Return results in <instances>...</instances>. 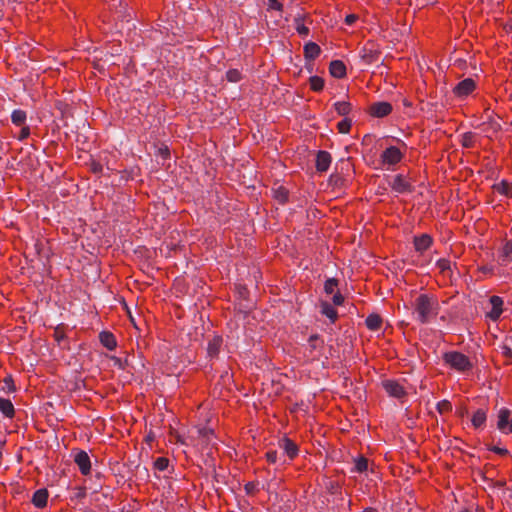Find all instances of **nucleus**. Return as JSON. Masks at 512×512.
Instances as JSON below:
<instances>
[{
  "label": "nucleus",
  "mask_w": 512,
  "mask_h": 512,
  "mask_svg": "<svg viewBox=\"0 0 512 512\" xmlns=\"http://www.w3.org/2000/svg\"><path fill=\"white\" fill-rule=\"evenodd\" d=\"M413 307L417 315V320L422 324L430 322V320L438 314V301L427 294L417 296L414 300Z\"/></svg>",
  "instance_id": "obj_1"
},
{
  "label": "nucleus",
  "mask_w": 512,
  "mask_h": 512,
  "mask_svg": "<svg viewBox=\"0 0 512 512\" xmlns=\"http://www.w3.org/2000/svg\"><path fill=\"white\" fill-rule=\"evenodd\" d=\"M443 360L445 364L458 372H466L471 370L473 367L470 359L466 355L457 351L446 352L443 355Z\"/></svg>",
  "instance_id": "obj_2"
},
{
  "label": "nucleus",
  "mask_w": 512,
  "mask_h": 512,
  "mask_svg": "<svg viewBox=\"0 0 512 512\" xmlns=\"http://www.w3.org/2000/svg\"><path fill=\"white\" fill-rule=\"evenodd\" d=\"M403 156L404 153L400 150V148L396 146H390L382 152L380 161L383 167L390 169L391 167L398 164L402 160Z\"/></svg>",
  "instance_id": "obj_3"
},
{
  "label": "nucleus",
  "mask_w": 512,
  "mask_h": 512,
  "mask_svg": "<svg viewBox=\"0 0 512 512\" xmlns=\"http://www.w3.org/2000/svg\"><path fill=\"white\" fill-rule=\"evenodd\" d=\"M497 428L504 434L512 433V411L507 408L499 410Z\"/></svg>",
  "instance_id": "obj_4"
},
{
  "label": "nucleus",
  "mask_w": 512,
  "mask_h": 512,
  "mask_svg": "<svg viewBox=\"0 0 512 512\" xmlns=\"http://www.w3.org/2000/svg\"><path fill=\"white\" fill-rule=\"evenodd\" d=\"M476 88V83L472 78H466L460 81L454 88L453 94L458 98H465Z\"/></svg>",
  "instance_id": "obj_5"
},
{
  "label": "nucleus",
  "mask_w": 512,
  "mask_h": 512,
  "mask_svg": "<svg viewBox=\"0 0 512 512\" xmlns=\"http://www.w3.org/2000/svg\"><path fill=\"white\" fill-rule=\"evenodd\" d=\"M382 385L387 394L391 397L401 399L406 395L404 387L397 381L385 380L382 382Z\"/></svg>",
  "instance_id": "obj_6"
},
{
  "label": "nucleus",
  "mask_w": 512,
  "mask_h": 512,
  "mask_svg": "<svg viewBox=\"0 0 512 512\" xmlns=\"http://www.w3.org/2000/svg\"><path fill=\"white\" fill-rule=\"evenodd\" d=\"M360 56L366 64H371L379 59V51L374 43H367L361 49Z\"/></svg>",
  "instance_id": "obj_7"
},
{
  "label": "nucleus",
  "mask_w": 512,
  "mask_h": 512,
  "mask_svg": "<svg viewBox=\"0 0 512 512\" xmlns=\"http://www.w3.org/2000/svg\"><path fill=\"white\" fill-rule=\"evenodd\" d=\"M74 461L83 475H88L91 470L90 457L87 452L79 450L74 455Z\"/></svg>",
  "instance_id": "obj_8"
},
{
  "label": "nucleus",
  "mask_w": 512,
  "mask_h": 512,
  "mask_svg": "<svg viewBox=\"0 0 512 512\" xmlns=\"http://www.w3.org/2000/svg\"><path fill=\"white\" fill-rule=\"evenodd\" d=\"M369 110L375 117H384L392 111V106L388 102H377L372 104Z\"/></svg>",
  "instance_id": "obj_9"
},
{
  "label": "nucleus",
  "mask_w": 512,
  "mask_h": 512,
  "mask_svg": "<svg viewBox=\"0 0 512 512\" xmlns=\"http://www.w3.org/2000/svg\"><path fill=\"white\" fill-rule=\"evenodd\" d=\"M391 185L392 189L397 193H405L411 191V184L402 175H396Z\"/></svg>",
  "instance_id": "obj_10"
},
{
  "label": "nucleus",
  "mask_w": 512,
  "mask_h": 512,
  "mask_svg": "<svg viewBox=\"0 0 512 512\" xmlns=\"http://www.w3.org/2000/svg\"><path fill=\"white\" fill-rule=\"evenodd\" d=\"M331 164V155L326 151H319L316 157V168L319 172L328 170Z\"/></svg>",
  "instance_id": "obj_11"
},
{
  "label": "nucleus",
  "mask_w": 512,
  "mask_h": 512,
  "mask_svg": "<svg viewBox=\"0 0 512 512\" xmlns=\"http://www.w3.org/2000/svg\"><path fill=\"white\" fill-rule=\"evenodd\" d=\"M432 238L428 234H422L421 236L414 238V247L417 252L423 253L432 245Z\"/></svg>",
  "instance_id": "obj_12"
},
{
  "label": "nucleus",
  "mask_w": 512,
  "mask_h": 512,
  "mask_svg": "<svg viewBox=\"0 0 512 512\" xmlns=\"http://www.w3.org/2000/svg\"><path fill=\"white\" fill-rule=\"evenodd\" d=\"M490 304L492 305V309L488 313V316L492 320H497L502 313L503 300L499 296H492L490 298Z\"/></svg>",
  "instance_id": "obj_13"
},
{
  "label": "nucleus",
  "mask_w": 512,
  "mask_h": 512,
  "mask_svg": "<svg viewBox=\"0 0 512 512\" xmlns=\"http://www.w3.org/2000/svg\"><path fill=\"white\" fill-rule=\"evenodd\" d=\"M279 446L284 450V452L287 454V456L290 459H293L298 454V447L297 445L288 438H283L279 441Z\"/></svg>",
  "instance_id": "obj_14"
},
{
  "label": "nucleus",
  "mask_w": 512,
  "mask_h": 512,
  "mask_svg": "<svg viewBox=\"0 0 512 512\" xmlns=\"http://www.w3.org/2000/svg\"><path fill=\"white\" fill-rule=\"evenodd\" d=\"M222 338L220 336H214L208 342L207 353L210 358H216L220 352L222 346Z\"/></svg>",
  "instance_id": "obj_15"
},
{
  "label": "nucleus",
  "mask_w": 512,
  "mask_h": 512,
  "mask_svg": "<svg viewBox=\"0 0 512 512\" xmlns=\"http://www.w3.org/2000/svg\"><path fill=\"white\" fill-rule=\"evenodd\" d=\"M499 261L504 265L512 262V240L506 241V243L501 248Z\"/></svg>",
  "instance_id": "obj_16"
},
{
  "label": "nucleus",
  "mask_w": 512,
  "mask_h": 512,
  "mask_svg": "<svg viewBox=\"0 0 512 512\" xmlns=\"http://www.w3.org/2000/svg\"><path fill=\"white\" fill-rule=\"evenodd\" d=\"M330 73L335 78H342L346 75V66L340 60H334L329 66Z\"/></svg>",
  "instance_id": "obj_17"
},
{
  "label": "nucleus",
  "mask_w": 512,
  "mask_h": 512,
  "mask_svg": "<svg viewBox=\"0 0 512 512\" xmlns=\"http://www.w3.org/2000/svg\"><path fill=\"white\" fill-rule=\"evenodd\" d=\"M48 492L46 489L37 490L32 498V503L38 507L43 508L47 505Z\"/></svg>",
  "instance_id": "obj_18"
},
{
  "label": "nucleus",
  "mask_w": 512,
  "mask_h": 512,
  "mask_svg": "<svg viewBox=\"0 0 512 512\" xmlns=\"http://www.w3.org/2000/svg\"><path fill=\"white\" fill-rule=\"evenodd\" d=\"M321 49L318 44L309 42L304 46V56L308 60H314L319 56Z\"/></svg>",
  "instance_id": "obj_19"
},
{
  "label": "nucleus",
  "mask_w": 512,
  "mask_h": 512,
  "mask_svg": "<svg viewBox=\"0 0 512 512\" xmlns=\"http://www.w3.org/2000/svg\"><path fill=\"white\" fill-rule=\"evenodd\" d=\"M0 411L8 418H13L15 415L14 406L9 399L0 398Z\"/></svg>",
  "instance_id": "obj_20"
},
{
  "label": "nucleus",
  "mask_w": 512,
  "mask_h": 512,
  "mask_svg": "<svg viewBox=\"0 0 512 512\" xmlns=\"http://www.w3.org/2000/svg\"><path fill=\"white\" fill-rule=\"evenodd\" d=\"M100 342L109 350H113L116 347V340L113 334L109 332L100 333Z\"/></svg>",
  "instance_id": "obj_21"
},
{
  "label": "nucleus",
  "mask_w": 512,
  "mask_h": 512,
  "mask_svg": "<svg viewBox=\"0 0 512 512\" xmlns=\"http://www.w3.org/2000/svg\"><path fill=\"white\" fill-rule=\"evenodd\" d=\"M365 322L368 329L377 331L381 328L382 318L378 314H370Z\"/></svg>",
  "instance_id": "obj_22"
},
{
  "label": "nucleus",
  "mask_w": 512,
  "mask_h": 512,
  "mask_svg": "<svg viewBox=\"0 0 512 512\" xmlns=\"http://www.w3.org/2000/svg\"><path fill=\"white\" fill-rule=\"evenodd\" d=\"M26 118V112L20 109L14 110L11 115L12 123L17 126H23L26 122Z\"/></svg>",
  "instance_id": "obj_23"
},
{
  "label": "nucleus",
  "mask_w": 512,
  "mask_h": 512,
  "mask_svg": "<svg viewBox=\"0 0 512 512\" xmlns=\"http://www.w3.org/2000/svg\"><path fill=\"white\" fill-rule=\"evenodd\" d=\"M472 424L475 428H479L484 425L486 421V412L482 409H478L472 416Z\"/></svg>",
  "instance_id": "obj_24"
},
{
  "label": "nucleus",
  "mask_w": 512,
  "mask_h": 512,
  "mask_svg": "<svg viewBox=\"0 0 512 512\" xmlns=\"http://www.w3.org/2000/svg\"><path fill=\"white\" fill-rule=\"evenodd\" d=\"M321 312L331 321H335L337 318V311L329 303L325 302L321 306Z\"/></svg>",
  "instance_id": "obj_25"
},
{
  "label": "nucleus",
  "mask_w": 512,
  "mask_h": 512,
  "mask_svg": "<svg viewBox=\"0 0 512 512\" xmlns=\"http://www.w3.org/2000/svg\"><path fill=\"white\" fill-rule=\"evenodd\" d=\"M494 189L496 192L506 196L512 193V185L506 181L494 185Z\"/></svg>",
  "instance_id": "obj_26"
},
{
  "label": "nucleus",
  "mask_w": 512,
  "mask_h": 512,
  "mask_svg": "<svg viewBox=\"0 0 512 512\" xmlns=\"http://www.w3.org/2000/svg\"><path fill=\"white\" fill-rule=\"evenodd\" d=\"M295 29L301 36H307L309 34V28L304 25L303 18L298 16L295 18Z\"/></svg>",
  "instance_id": "obj_27"
},
{
  "label": "nucleus",
  "mask_w": 512,
  "mask_h": 512,
  "mask_svg": "<svg viewBox=\"0 0 512 512\" xmlns=\"http://www.w3.org/2000/svg\"><path fill=\"white\" fill-rule=\"evenodd\" d=\"M335 110L337 111V113L341 116H345L347 114H349V112L351 111V104L349 102H345V101H342V102H337L335 103Z\"/></svg>",
  "instance_id": "obj_28"
},
{
  "label": "nucleus",
  "mask_w": 512,
  "mask_h": 512,
  "mask_svg": "<svg viewBox=\"0 0 512 512\" xmlns=\"http://www.w3.org/2000/svg\"><path fill=\"white\" fill-rule=\"evenodd\" d=\"M310 87L313 91L319 92L324 87V80L318 76H312L309 79Z\"/></svg>",
  "instance_id": "obj_29"
},
{
  "label": "nucleus",
  "mask_w": 512,
  "mask_h": 512,
  "mask_svg": "<svg viewBox=\"0 0 512 512\" xmlns=\"http://www.w3.org/2000/svg\"><path fill=\"white\" fill-rule=\"evenodd\" d=\"M274 197L280 202L285 203L288 199V191L286 188L280 186L274 190Z\"/></svg>",
  "instance_id": "obj_30"
},
{
  "label": "nucleus",
  "mask_w": 512,
  "mask_h": 512,
  "mask_svg": "<svg viewBox=\"0 0 512 512\" xmlns=\"http://www.w3.org/2000/svg\"><path fill=\"white\" fill-rule=\"evenodd\" d=\"M368 469V460L361 456L355 459V470L359 473L365 472Z\"/></svg>",
  "instance_id": "obj_31"
},
{
  "label": "nucleus",
  "mask_w": 512,
  "mask_h": 512,
  "mask_svg": "<svg viewBox=\"0 0 512 512\" xmlns=\"http://www.w3.org/2000/svg\"><path fill=\"white\" fill-rule=\"evenodd\" d=\"M337 128L340 133H343V134L349 133V131L351 129V120L348 118L341 120L337 124Z\"/></svg>",
  "instance_id": "obj_32"
},
{
  "label": "nucleus",
  "mask_w": 512,
  "mask_h": 512,
  "mask_svg": "<svg viewBox=\"0 0 512 512\" xmlns=\"http://www.w3.org/2000/svg\"><path fill=\"white\" fill-rule=\"evenodd\" d=\"M475 135L471 132H467L462 136V145L466 148H471L474 145Z\"/></svg>",
  "instance_id": "obj_33"
},
{
  "label": "nucleus",
  "mask_w": 512,
  "mask_h": 512,
  "mask_svg": "<svg viewBox=\"0 0 512 512\" xmlns=\"http://www.w3.org/2000/svg\"><path fill=\"white\" fill-rule=\"evenodd\" d=\"M227 80L229 82H238L241 79V73L237 69H230L226 73Z\"/></svg>",
  "instance_id": "obj_34"
},
{
  "label": "nucleus",
  "mask_w": 512,
  "mask_h": 512,
  "mask_svg": "<svg viewBox=\"0 0 512 512\" xmlns=\"http://www.w3.org/2000/svg\"><path fill=\"white\" fill-rule=\"evenodd\" d=\"M338 285V282L336 279H328L326 282H325V285H324V290L327 294H333L336 287Z\"/></svg>",
  "instance_id": "obj_35"
},
{
  "label": "nucleus",
  "mask_w": 512,
  "mask_h": 512,
  "mask_svg": "<svg viewBox=\"0 0 512 512\" xmlns=\"http://www.w3.org/2000/svg\"><path fill=\"white\" fill-rule=\"evenodd\" d=\"M437 410L439 413L443 414V413L451 411L452 405L449 401L443 400L437 404Z\"/></svg>",
  "instance_id": "obj_36"
},
{
  "label": "nucleus",
  "mask_w": 512,
  "mask_h": 512,
  "mask_svg": "<svg viewBox=\"0 0 512 512\" xmlns=\"http://www.w3.org/2000/svg\"><path fill=\"white\" fill-rule=\"evenodd\" d=\"M168 464L169 460L163 457L158 458L154 463L156 469H158L159 471H164L168 467Z\"/></svg>",
  "instance_id": "obj_37"
},
{
  "label": "nucleus",
  "mask_w": 512,
  "mask_h": 512,
  "mask_svg": "<svg viewBox=\"0 0 512 512\" xmlns=\"http://www.w3.org/2000/svg\"><path fill=\"white\" fill-rule=\"evenodd\" d=\"M501 353L506 359L512 361V349L508 344L501 346Z\"/></svg>",
  "instance_id": "obj_38"
},
{
  "label": "nucleus",
  "mask_w": 512,
  "mask_h": 512,
  "mask_svg": "<svg viewBox=\"0 0 512 512\" xmlns=\"http://www.w3.org/2000/svg\"><path fill=\"white\" fill-rule=\"evenodd\" d=\"M29 135H30V128L28 126L23 125L21 128L20 134L18 136V139L20 141H23V140L27 139L29 137Z\"/></svg>",
  "instance_id": "obj_39"
},
{
  "label": "nucleus",
  "mask_w": 512,
  "mask_h": 512,
  "mask_svg": "<svg viewBox=\"0 0 512 512\" xmlns=\"http://www.w3.org/2000/svg\"><path fill=\"white\" fill-rule=\"evenodd\" d=\"M437 266L439 267V269L444 272L446 270H449L450 269V261L446 260V259H440L438 262H437Z\"/></svg>",
  "instance_id": "obj_40"
},
{
  "label": "nucleus",
  "mask_w": 512,
  "mask_h": 512,
  "mask_svg": "<svg viewBox=\"0 0 512 512\" xmlns=\"http://www.w3.org/2000/svg\"><path fill=\"white\" fill-rule=\"evenodd\" d=\"M266 459L269 463H276L277 461V451L270 450L266 453Z\"/></svg>",
  "instance_id": "obj_41"
},
{
  "label": "nucleus",
  "mask_w": 512,
  "mask_h": 512,
  "mask_svg": "<svg viewBox=\"0 0 512 512\" xmlns=\"http://www.w3.org/2000/svg\"><path fill=\"white\" fill-rule=\"evenodd\" d=\"M245 490L248 494H254L257 489V484L254 482H249L245 485Z\"/></svg>",
  "instance_id": "obj_42"
},
{
  "label": "nucleus",
  "mask_w": 512,
  "mask_h": 512,
  "mask_svg": "<svg viewBox=\"0 0 512 512\" xmlns=\"http://www.w3.org/2000/svg\"><path fill=\"white\" fill-rule=\"evenodd\" d=\"M86 496V491L82 487L75 488L74 497L77 499H82Z\"/></svg>",
  "instance_id": "obj_43"
},
{
  "label": "nucleus",
  "mask_w": 512,
  "mask_h": 512,
  "mask_svg": "<svg viewBox=\"0 0 512 512\" xmlns=\"http://www.w3.org/2000/svg\"><path fill=\"white\" fill-rule=\"evenodd\" d=\"M103 170V167L100 163H97V162H93L91 164V171L95 174H98V173H101Z\"/></svg>",
  "instance_id": "obj_44"
},
{
  "label": "nucleus",
  "mask_w": 512,
  "mask_h": 512,
  "mask_svg": "<svg viewBox=\"0 0 512 512\" xmlns=\"http://www.w3.org/2000/svg\"><path fill=\"white\" fill-rule=\"evenodd\" d=\"M319 337L317 335H312L309 338V345L312 349H315L317 347V344L319 343Z\"/></svg>",
  "instance_id": "obj_45"
},
{
  "label": "nucleus",
  "mask_w": 512,
  "mask_h": 512,
  "mask_svg": "<svg viewBox=\"0 0 512 512\" xmlns=\"http://www.w3.org/2000/svg\"><path fill=\"white\" fill-rule=\"evenodd\" d=\"M490 450L495 452V453H497V454H499V455H503V456L504 455H508V453H509L507 449L500 448V447H497V446H493Z\"/></svg>",
  "instance_id": "obj_46"
},
{
  "label": "nucleus",
  "mask_w": 512,
  "mask_h": 512,
  "mask_svg": "<svg viewBox=\"0 0 512 512\" xmlns=\"http://www.w3.org/2000/svg\"><path fill=\"white\" fill-rule=\"evenodd\" d=\"M357 19H358V16H357V15H355V14H349V15H347V16H346V18H345V23H346L347 25H352V24H354V23H355V21H356Z\"/></svg>",
  "instance_id": "obj_47"
},
{
  "label": "nucleus",
  "mask_w": 512,
  "mask_h": 512,
  "mask_svg": "<svg viewBox=\"0 0 512 512\" xmlns=\"http://www.w3.org/2000/svg\"><path fill=\"white\" fill-rule=\"evenodd\" d=\"M332 300L335 305H341L343 303L344 298L341 294L336 293L333 295Z\"/></svg>",
  "instance_id": "obj_48"
},
{
  "label": "nucleus",
  "mask_w": 512,
  "mask_h": 512,
  "mask_svg": "<svg viewBox=\"0 0 512 512\" xmlns=\"http://www.w3.org/2000/svg\"><path fill=\"white\" fill-rule=\"evenodd\" d=\"M270 3H271V8L274 9V10L281 11L283 9V5L279 1L270 2Z\"/></svg>",
  "instance_id": "obj_49"
},
{
  "label": "nucleus",
  "mask_w": 512,
  "mask_h": 512,
  "mask_svg": "<svg viewBox=\"0 0 512 512\" xmlns=\"http://www.w3.org/2000/svg\"><path fill=\"white\" fill-rule=\"evenodd\" d=\"M5 383H6V385L8 386V389H9V390H14V386H13V383H12L11 378H6V379H5Z\"/></svg>",
  "instance_id": "obj_50"
},
{
  "label": "nucleus",
  "mask_w": 512,
  "mask_h": 512,
  "mask_svg": "<svg viewBox=\"0 0 512 512\" xmlns=\"http://www.w3.org/2000/svg\"><path fill=\"white\" fill-rule=\"evenodd\" d=\"M363 512H378V511L374 508H367Z\"/></svg>",
  "instance_id": "obj_51"
}]
</instances>
